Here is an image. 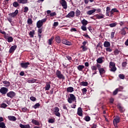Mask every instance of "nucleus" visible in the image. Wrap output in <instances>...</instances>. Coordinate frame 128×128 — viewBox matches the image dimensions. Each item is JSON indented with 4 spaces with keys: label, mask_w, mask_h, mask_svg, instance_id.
Here are the masks:
<instances>
[{
    "label": "nucleus",
    "mask_w": 128,
    "mask_h": 128,
    "mask_svg": "<svg viewBox=\"0 0 128 128\" xmlns=\"http://www.w3.org/2000/svg\"><path fill=\"white\" fill-rule=\"evenodd\" d=\"M50 83L46 82L45 86V90H50Z\"/></svg>",
    "instance_id": "nucleus-19"
},
{
    "label": "nucleus",
    "mask_w": 128,
    "mask_h": 128,
    "mask_svg": "<svg viewBox=\"0 0 128 128\" xmlns=\"http://www.w3.org/2000/svg\"><path fill=\"white\" fill-rule=\"evenodd\" d=\"M46 18L42 19V20H39L36 22V26L38 28H40L42 26H44V23L46 22Z\"/></svg>",
    "instance_id": "nucleus-1"
},
{
    "label": "nucleus",
    "mask_w": 128,
    "mask_h": 128,
    "mask_svg": "<svg viewBox=\"0 0 128 128\" xmlns=\"http://www.w3.org/2000/svg\"><path fill=\"white\" fill-rule=\"evenodd\" d=\"M54 37L52 36V37L50 39H49V40H48V44L49 46L52 45V41L54 40Z\"/></svg>",
    "instance_id": "nucleus-28"
},
{
    "label": "nucleus",
    "mask_w": 128,
    "mask_h": 128,
    "mask_svg": "<svg viewBox=\"0 0 128 128\" xmlns=\"http://www.w3.org/2000/svg\"><path fill=\"white\" fill-rule=\"evenodd\" d=\"M86 92H88V90L86 88H84L82 89V92L83 94H86Z\"/></svg>",
    "instance_id": "nucleus-47"
},
{
    "label": "nucleus",
    "mask_w": 128,
    "mask_h": 128,
    "mask_svg": "<svg viewBox=\"0 0 128 128\" xmlns=\"http://www.w3.org/2000/svg\"><path fill=\"white\" fill-rule=\"evenodd\" d=\"M16 45H14L13 46H12L11 48H10V50H9V52L10 54H12V52H14V50H16Z\"/></svg>",
    "instance_id": "nucleus-14"
},
{
    "label": "nucleus",
    "mask_w": 128,
    "mask_h": 128,
    "mask_svg": "<svg viewBox=\"0 0 128 128\" xmlns=\"http://www.w3.org/2000/svg\"><path fill=\"white\" fill-rule=\"evenodd\" d=\"M32 122L35 126H40V122L34 119L32 120Z\"/></svg>",
    "instance_id": "nucleus-22"
},
{
    "label": "nucleus",
    "mask_w": 128,
    "mask_h": 128,
    "mask_svg": "<svg viewBox=\"0 0 128 128\" xmlns=\"http://www.w3.org/2000/svg\"><path fill=\"white\" fill-rule=\"evenodd\" d=\"M120 117L116 116L114 119L113 122L115 128H118V124L120 122Z\"/></svg>",
    "instance_id": "nucleus-6"
},
{
    "label": "nucleus",
    "mask_w": 128,
    "mask_h": 128,
    "mask_svg": "<svg viewBox=\"0 0 128 128\" xmlns=\"http://www.w3.org/2000/svg\"><path fill=\"white\" fill-rule=\"evenodd\" d=\"M81 84L82 86H86L88 84L87 82H82Z\"/></svg>",
    "instance_id": "nucleus-43"
},
{
    "label": "nucleus",
    "mask_w": 128,
    "mask_h": 128,
    "mask_svg": "<svg viewBox=\"0 0 128 128\" xmlns=\"http://www.w3.org/2000/svg\"><path fill=\"white\" fill-rule=\"evenodd\" d=\"M104 48H110V43L108 41H105L104 44Z\"/></svg>",
    "instance_id": "nucleus-16"
},
{
    "label": "nucleus",
    "mask_w": 128,
    "mask_h": 128,
    "mask_svg": "<svg viewBox=\"0 0 128 128\" xmlns=\"http://www.w3.org/2000/svg\"><path fill=\"white\" fill-rule=\"evenodd\" d=\"M114 12H118V10H116V8H112V10Z\"/></svg>",
    "instance_id": "nucleus-61"
},
{
    "label": "nucleus",
    "mask_w": 128,
    "mask_h": 128,
    "mask_svg": "<svg viewBox=\"0 0 128 128\" xmlns=\"http://www.w3.org/2000/svg\"><path fill=\"white\" fill-rule=\"evenodd\" d=\"M109 68H110V72H114L116 70V64L114 62H110Z\"/></svg>",
    "instance_id": "nucleus-2"
},
{
    "label": "nucleus",
    "mask_w": 128,
    "mask_h": 128,
    "mask_svg": "<svg viewBox=\"0 0 128 128\" xmlns=\"http://www.w3.org/2000/svg\"><path fill=\"white\" fill-rule=\"evenodd\" d=\"M84 120L86 121V122H90V117L88 116H86Z\"/></svg>",
    "instance_id": "nucleus-42"
},
{
    "label": "nucleus",
    "mask_w": 128,
    "mask_h": 128,
    "mask_svg": "<svg viewBox=\"0 0 128 128\" xmlns=\"http://www.w3.org/2000/svg\"><path fill=\"white\" fill-rule=\"evenodd\" d=\"M50 16H56V12H51Z\"/></svg>",
    "instance_id": "nucleus-57"
},
{
    "label": "nucleus",
    "mask_w": 128,
    "mask_h": 128,
    "mask_svg": "<svg viewBox=\"0 0 128 128\" xmlns=\"http://www.w3.org/2000/svg\"><path fill=\"white\" fill-rule=\"evenodd\" d=\"M42 32V28H39L38 30V34H40Z\"/></svg>",
    "instance_id": "nucleus-60"
},
{
    "label": "nucleus",
    "mask_w": 128,
    "mask_h": 128,
    "mask_svg": "<svg viewBox=\"0 0 128 128\" xmlns=\"http://www.w3.org/2000/svg\"><path fill=\"white\" fill-rule=\"evenodd\" d=\"M8 106V105L4 103H3L1 104V108H6Z\"/></svg>",
    "instance_id": "nucleus-49"
},
{
    "label": "nucleus",
    "mask_w": 128,
    "mask_h": 128,
    "mask_svg": "<svg viewBox=\"0 0 128 128\" xmlns=\"http://www.w3.org/2000/svg\"><path fill=\"white\" fill-rule=\"evenodd\" d=\"M96 17L97 18H104V15L100 16L98 14L96 15Z\"/></svg>",
    "instance_id": "nucleus-53"
},
{
    "label": "nucleus",
    "mask_w": 128,
    "mask_h": 128,
    "mask_svg": "<svg viewBox=\"0 0 128 128\" xmlns=\"http://www.w3.org/2000/svg\"><path fill=\"white\" fill-rule=\"evenodd\" d=\"M36 82V80L34 78L28 80L29 84H34V82Z\"/></svg>",
    "instance_id": "nucleus-33"
},
{
    "label": "nucleus",
    "mask_w": 128,
    "mask_h": 128,
    "mask_svg": "<svg viewBox=\"0 0 128 128\" xmlns=\"http://www.w3.org/2000/svg\"><path fill=\"white\" fill-rule=\"evenodd\" d=\"M48 122H50V124H53V122H54V120L52 118H50L48 120Z\"/></svg>",
    "instance_id": "nucleus-56"
},
{
    "label": "nucleus",
    "mask_w": 128,
    "mask_h": 128,
    "mask_svg": "<svg viewBox=\"0 0 128 128\" xmlns=\"http://www.w3.org/2000/svg\"><path fill=\"white\" fill-rule=\"evenodd\" d=\"M86 26H84V25H82L81 26V30H84V32H86Z\"/></svg>",
    "instance_id": "nucleus-41"
},
{
    "label": "nucleus",
    "mask_w": 128,
    "mask_h": 128,
    "mask_svg": "<svg viewBox=\"0 0 128 128\" xmlns=\"http://www.w3.org/2000/svg\"><path fill=\"white\" fill-rule=\"evenodd\" d=\"M58 26V22H54L53 24V26Z\"/></svg>",
    "instance_id": "nucleus-58"
},
{
    "label": "nucleus",
    "mask_w": 128,
    "mask_h": 128,
    "mask_svg": "<svg viewBox=\"0 0 128 128\" xmlns=\"http://www.w3.org/2000/svg\"><path fill=\"white\" fill-rule=\"evenodd\" d=\"M74 12L71 11L66 16V18H74Z\"/></svg>",
    "instance_id": "nucleus-10"
},
{
    "label": "nucleus",
    "mask_w": 128,
    "mask_h": 128,
    "mask_svg": "<svg viewBox=\"0 0 128 128\" xmlns=\"http://www.w3.org/2000/svg\"><path fill=\"white\" fill-rule=\"evenodd\" d=\"M116 22L112 23L109 24V26H110V28H114V26H116Z\"/></svg>",
    "instance_id": "nucleus-39"
},
{
    "label": "nucleus",
    "mask_w": 128,
    "mask_h": 128,
    "mask_svg": "<svg viewBox=\"0 0 128 128\" xmlns=\"http://www.w3.org/2000/svg\"><path fill=\"white\" fill-rule=\"evenodd\" d=\"M62 43L64 44H66V46H72V42L66 40H62Z\"/></svg>",
    "instance_id": "nucleus-12"
},
{
    "label": "nucleus",
    "mask_w": 128,
    "mask_h": 128,
    "mask_svg": "<svg viewBox=\"0 0 128 128\" xmlns=\"http://www.w3.org/2000/svg\"><path fill=\"white\" fill-rule=\"evenodd\" d=\"M56 41L58 44H60V38L59 36H56Z\"/></svg>",
    "instance_id": "nucleus-30"
},
{
    "label": "nucleus",
    "mask_w": 128,
    "mask_h": 128,
    "mask_svg": "<svg viewBox=\"0 0 128 128\" xmlns=\"http://www.w3.org/2000/svg\"><path fill=\"white\" fill-rule=\"evenodd\" d=\"M75 14L76 16H78L80 15V10L78 9H76Z\"/></svg>",
    "instance_id": "nucleus-32"
},
{
    "label": "nucleus",
    "mask_w": 128,
    "mask_h": 128,
    "mask_svg": "<svg viewBox=\"0 0 128 128\" xmlns=\"http://www.w3.org/2000/svg\"><path fill=\"white\" fill-rule=\"evenodd\" d=\"M128 30V28H124L122 30V34H123L124 36L126 35V30Z\"/></svg>",
    "instance_id": "nucleus-26"
},
{
    "label": "nucleus",
    "mask_w": 128,
    "mask_h": 128,
    "mask_svg": "<svg viewBox=\"0 0 128 128\" xmlns=\"http://www.w3.org/2000/svg\"><path fill=\"white\" fill-rule=\"evenodd\" d=\"M98 70L100 76L104 74L106 72V70L104 68H101L100 69H99Z\"/></svg>",
    "instance_id": "nucleus-24"
},
{
    "label": "nucleus",
    "mask_w": 128,
    "mask_h": 128,
    "mask_svg": "<svg viewBox=\"0 0 128 128\" xmlns=\"http://www.w3.org/2000/svg\"><path fill=\"white\" fill-rule=\"evenodd\" d=\"M8 118L9 120H11L12 122H16V118L14 116H8Z\"/></svg>",
    "instance_id": "nucleus-15"
},
{
    "label": "nucleus",
    "mask_w": 128,
    "mask_h": 128,
    "mask_svg": "<svg viewBox=\"0 0 128 128\" xmlns=\"http://www.w3.org/2000/svg\"><path fill=\"white\" fill-rule=\"evenodd\" d=\"M0 128H6V124L4 122H0Z\"/></svg>",
    "instance_id": "nucleus-34"
},
{
    "label": "nucleus",
    "mask_w": 128,
    "mask_h": 128,
    "mask_svg": "<svg viewBox=\"0 0 128 128\" xmlns=\"http://www.w3.org/2000/svg\"><path fill=\"white\" fill-rule=\"evenodd\" d=\"M57 78H59V80H64L65 78L64 74H62V72L58 70H57L56 74Z\"/></svg>",
    "instance_id": "nucleus-3"
},
{
    "label": "nucleus",
    "mask_w": 128,
    "mask_h": 128,
    "mask_svg": "<svg viewBox=\"0 0 128 128\" xmlns=\"http://www.w3.org/2000/svg\"><path fill=\"white\" fill-rule=\"evenodd\" d=\"M8 91V89L6 87L1 88L0 89V92L2 94H6Z\"/></svg>",
    "instance_id": "nucleus-7"
},
{
    "label": "nucleus",
    "mask_w": 128,
    "mask_h": 128,
    "mask_svg": "<svg viewBox=\"0 0 128 128\" xmlns=\"http://www.w3.org/2000/svg\"><path fill=\"white\" fill-rule=\"evenodd\" d=\"M78 114L80 116H82V108H78Z\"/></svg>",
    "instance_id": "nucleus-18"
},
{
    "label": "nucleus",
    "mask_w": 128,
    "mask_h": 128,
    "mask_svg": "<svg viewBox=\"0 0 128 128\" xmlns=\"http://www.w3.org/2000/svg\"><path fill=\"white\" fill-rule=\"evenodd\" d=\"M77 68L80 72L82 71V70L84 68V65H80L77 67Z\"/></svg>",
    "instance_id": "nucleus-23"
},
{
    "label": "nucleus",
    "mask_w": 128,
    "mask_h": 128,
    "mask_svg": "<svg viewBox=\"0 0 128 128\" xmlns=\"http://www.w3.org/2000/svg\"><path fill=\"white\" fill-rule=\"evenodd\" d=\"M18 14V10H16L14 12L12 13H10L9 16H12V18H14V16H16Z\"/></svg>",
    "instance_id": "nucleus-13"
},
{
    "label": "nucleus",
    "mask_w": 128,
    "mask_h": 128,
    "mask_svg": "<svg viewBox=\"0 0 128 128\" xmlns=\"http://www.w3.org/2000/svg\"><path fill=\"white\" fill-rule=\"evenodd\" d=\"M30 100H32V102H36V98L34 96H31Z\"/></svg>",
    "instance_id": "nucleus-50"
},
{
    "label": "nucleus",
    "mask_w": 128,
    "mask_h": 128,
    "mask_svg": "<svg viewBox=\"0 0 128 128\" xmlns=\"http://www.w3.org/2000/svg\"><path fill=\"white\" fill-rule=\"evenodd\" d=\"M28 12V8L27 6L24 7V12Z\"/></svg>",
    "instance_id": "nucleus-55"
},
{
    "label": "nucleus",
    "mask_w": 128,
    "mask_h": 128,
    "mask_svg": "<svg viewBox=\"0 0 128 128\" xmlns=\"http://www.w3.org/2000/svg\"><path fill=\"white\" fill-rule=\"evenodd\" d=\"M27 22L28 24H32V18L28 19Z\"/></svg>",
    "instance_id": "nucleus-46"
},
{
    "label": "nucleus",
    "mask_w": 128,
    "mask_h": 128,
    "mask_svg": "<svg viewBox=\"0 0 128 128\" xmlns=\"http://www.w3.org/2000/svg\"><path fill=\"white\" fill-rule=\"evenodd\" d=\"M114 14V12L112 11V10H111L110 12V15H109V16L111 17V18H112L113 16V14Z\"/></svg>",
    "instance_id": "nucleus-52"
},
{
    "label": "nucleus",
    "mask_w": 128,
    "mask_h": 128,
    "mask_svg": "<svg viewBox=\"0 0 128 128\" xmlns=\"http://www.w3.org/2000/svg\"><path fill=\"white\" fill-rule=\"evenodd\" d=\"M13 6L14 8H18L19 6L18 2H14L13 4Z\"/></svg>",
    "instance_id": "nucleus-36"
},
{
    "label": "nucleus",
    "mask_w": 128,
    "mask_h": 128,
    "mask_svg": "<svg viewBox=\"0 0 128 128\" xmlns=\"http://www.w3.org/2000/svg\"><path fill=\"white\" fill-rule=\"evenodd\" d=\"M82 24V26H86V24H88V22L85 19H84L82 22H81Z\"/></svg>",
    "instance_id": "nucleus-31"
},
{
    "label": "nucleus",
    "mask_w": 128,
    "mask_h": 128,
    "mask_svg": "<svg viewBox=\"0 0 128 128\" xmlns=\"http://www.w3.org/2000/svg\"><path fill=\"white\" fill-rule=\"evenodd\" d=\"M3 84H6V86H10V82L5 80L3 82Z\"/></svg>",
    "instance_id": "nucleus-37"
},
{
    "label": "nucleus",
    "mask_w": 128,
    "mask_h": 128,
    "mask_svg": "<svg viewBox=\"0 0 128 128\" xmlns=\"http://www.w3.org/2000/svg\"><path fill=\"white\" fill-rule=\"evenodd\" d=\"M34 30L30 31L29 32V36L30 38H34Z\"/></svg>",
    "instance_id": "nucleus-35"
},
{
    "label": "nucleus",
    "mask_w": 128,
    "mask_h": 128,
    "mask_svg": "<svg viewBox=\"0 0 128 128\" xmlns=\"http://www.w3.org/2000/svg\"><path fill=\"white\" fill-rule=\"evenodd\" d=\"M70 98H68V102L72 104V102H74L76 99V96L74 94H70Z\"/></svg>",
    "instance_id": "nucleus-4"
},
{
    "label": "nucleus",
    "mask_w": 128,
    "mask_h": 128,
    "mask_svg": "<svg viewBox=\"0 0 128 128\" xmlns=\"http://www.w3.org/2000/svg\"><path fill=\"white\" fill-rule=\"evenodd\" d=\"M106 52H112V50L110 47L106 48Z\"/></svg>",
    "instance_id": "nucleus-45"
},
{
    "label": "nucleus",
    "mask_w": 128,
    "mask_h": 128,
    "mask_svg": "<svg viewBox=\"0 0 128 128\" xmlns=\"http://www.w3.org/2000/svg\"><path fill=\"white\" fill-rule=\"evenodd\" d=\"M60 4H61L64 10H66V8H68V3H66V0H60Z\"/></svg>",
    "instance_id": "nucleus-5"
},
{
    "label": "nucleus",
    "mask_w": 128,
    "mask_h": 128,
    "mask_svg": "<svg viewBox=\"0 0 128 128\" xmlns=\"http://www.w3.org/2000/svg\"><path fill=\"white\" fill-rule=\"evenodd\" d=\"M70 32H77L76 28H72L70 29Z\"/></svg>",
    "instance_id": "nucleus-63"
},
{
    "label": "nucleus",
    "mask_w": 128,
    "mask_h": 128,
    "mask_svg": "<svg viewBox=\"0 0 128 128\" xmlns=\"http://www.w3.org/2000/svg\"><path fill=\"white\" fill-rule=\"evenodd\" d=\"M40 103H37V104H36L35 105H34V106H33V108H40Z\"/></svg>",
    "instance_id": "nucleus-40"
},
{
    "label": "nucleus",
    "mask_w": 128,
    "mask_h": 128,
    "mask_svg": "<svg viewBox=\"0 0 128 128\" xmlns=\"http://www.w3.org/2000/svg\"><path fill=\"white\" fill-rule=\"evenodd\" d=\"M20 66L22 68H28V66H30V62H26L21 63Z\"/></svg>",
    "instance_id": "nucleus-11"
},
{
    "label": "nucleus",
    "mask_w": 128,
    "mask_h": 128,
    "mask_svg": "<svg viewBox=\"0 0 128 128\" xmlns=\"http://www.w3.org/2000/svg\"><path fill=\"white\" fill-rule=\"evenodd\" d=\"M19 126H20V128H24V125L22 124H19Z\"/></svg>",
    "instance_id": "nucleus-64"
},
{
    "label": "nucleus",
    "mask_w": 128,
    "mask_h": 128,
    "mask_svg": "<svg viewBox=\"0 0 128 128\" xmlns=\"http://www.w3.org/2000/svg\"><path fill=\"white\" fill-rule=\"evenodd\" d=\"M8 98H14V96H16V92H12V91H10L6 94Z\"/></svg>",
    "instance_id": "nucleus-8"
},
{
    "label": "nucleus",
    "mask_w": 128,
    "mask_h": 128,
    "mask_svg": "<svg viewBox=\"0 0 128 128\" xmlns=\"http://www.w3.org/2000/svg\"><path fill=\"white\" fill-rule=\"evenodd\" d=\"M118 88H116L114 92H113V94L114 96H116L118 94Z\"/></svg>",
    "instance_id": "nucleus-54"
},
{
    "label": "nucleus",
    "mask_w": 128,
    "mask_h": 128,
    "mask_svg": "<svg viewBox=\"0 0 128 128\" xmlns=\"http://www.w3.org/2000/svg\"><path fill=\"white\" fill-rule=\"evenodd\" d=\"M54 112H55V115L56 116H58V118L60 117V108L58 107H55L54 108Z\"/></svg>",
    "instance_id": "nucleus-9"
},
{
    "label": "nucleus",
    "mask_w": 128,
    "mask_h": 128,
    "mask_svg": "<svg viewBox=\"0 0 128 128\" xmlns=\"http://www.w3.org/2000/svg\"><path fill=\"white\" fill-rule=\"evenodd\" d=\"M122 66H123V68H126V62H124L122 63Z\"/></svg>",
    "instance_id": "nucleus-59"
},
{
    "label": "nucleus",
    "mask_w": 128,
    "mask_h": 128,
    "mask_svg": "<svg viewBox=\"0 0 128 128\" xmlns=\"http://www.w3.org/2000/svg\"><path fill=\"white\" fill-rule=\"evenodd\" d=\"M4 38H5L8 39V42H14V38H12V36H9L7 38L6 36L5 35Z\"/></svg>",
    "instance_id": "nucleus-20"
},
{
    "label": "nucleus",
    "mask_w": 128,
    "mask_h": 128,
    "mask_svg": "<svg viewBox=\"0 0 128 128\" xmlns=\"http://www.w3.org/2000/svg\"><path fill=\"white\" fill-rule=\"evenodd\" d=\"M114 54L115 56H118V54H120V50H118V49H116L114 50Z\"/></svg>",
    "instance_id": "nucleus-38"
},
{
    "label": "nucleus",
    "mask_w": 128,
    "mask_h": 128,
    "mask_svg": "<svg viewBox=\"0 0 128 128\" xmlns=\"http://www.w3.org/2000/svg\"><path fill=\"white\" fill-rule=\"evenodd\" d=\"M81 48H82L83 52H86V50H88L86 47V46H81Z\"/></svg>",
    "instance_id": "nucleus-51"
},
{
    "label": "nucleus",
    "mask_w": 128,
    "mask_h": 128,
    "mask_svg": "<svg viewBox=\"0 0 128 128\" xmlns=\"http://www.w3.org/2000/svg\"><path fill=\"white\" fill-rule=\"evenodd\" d=\"M91 69L92 70H98V68L96 66H93L91 67Z\"/></svg>",
    "instance_id": "nucleus-48"
},
{
    "label": "nucleus",
    "mask_w": 128,
    "mask_h": 128,
    "mask_svg": "<svg viewBox=\"0 0 128 128\" xmlns=\"http://www.w3.org/2000/svg\"><path fill=\"white\" fill-rule=\"evenodd\" d=\"M18 4H28V0H18Z\"/></svg>",
    "instance_id": "nucleus-21"
},
{
    "label": "nucleus",
    "mask_w": 128,
    "mask_h": 128,
    "mask_svg": "<svg viewBox=\"0 0 128 128\" xmlns=\"http://www.w3.org/2000/svg\"><path fill=\"white\" fill-rule=\"evenodd\" d=\"M96 9H94V10H88L86 12V14H88V16H90L92 14H94V12H96Z\"/></svg>",
    "instance_id": "nucleus-17"
},
{
    "label": "nucleus",
    "mask_w": 128,
    "mask_h": 128,
    "mask_svg": "<svg viewBox=\"0 0 128 128\" xmlns=\"http://www.w3.org/2000/svg\"><path fill=\"white\" fill-rule=\"evenodd\" d=\"M102 58L104 57H100L96 60V62L98 64H102Z\"/></svg>",
    "instance_id": "nucleus-25"
},
{
    "label": "nucleus",
    "mask_w": 128,
    "mask_h": 128,
    "mask_svg": "<svg viewBox=\"0 0 128 128\" xmlns=\"http://www.w3.org/2000/svg\"><path fill=\"white\" fill-rule=\"evenodd\" d=\"M68 92H74V88L72 87H68L67 88Z\"/></svg>",
    "instance_id": "nucleus-29"
},
{
    "label": "nucleus",
    "mask_w": 128,
    "mask_h": 128,
    "mask_svg": "<svg viewBox=\"0 0 128 128\" xmlns=\"http://www.w3.org/2000/svg\"><path fill=\"white\" fill-rule=\"evenodd\" d=\"M118 108H119L120 111V112H124V108H122V106L120 105V104H118Z\"/></svg>",
    "instance_id": "nucleus-27"
},
{
    "label": "nucleus",
    "mask_w": 128,
    "mask_h": 128,
    "mask_svg": "<svg viewBox=\"0 0 128 128\" xmlns=\"http://www.w3.org/2000/svg\"><path fill=\"white\" fill-rule=\"evenodd\" d=\"M24 128H30V124H28L24 125Z\"/></svg>",
    "instance_id": "nucleus-62"
},
{
    "label": "nucleus",
    "mask_w": 128,
    "mask_h": 128,
    "mask_svg": "<svg viewBox=\"0 0 128 128\" xmlns=\"http://www.w3.org/2000/svg\"><path fill=\"white\" fill-rule=\"evenodd\" d=\"M118 77L120 78L121 80H124V74H120L118 75Z\"/></svg>",
    "instance_id": "nucleus-44"
}]
</instances>
